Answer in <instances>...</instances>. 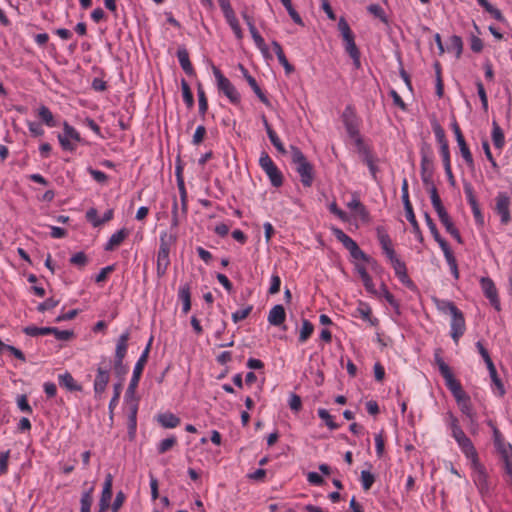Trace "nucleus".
Wrapping results in <instances>:
<instances>
[{
  "label": "nucleus",
  "instance_id": "nucleus-9",
  "mask_svg": "<svg viewBox=\"0 0 512 512\" xmlns=\"http://www.w3.org/2000/svg\"><path fill=\"white\" fill-rule=\"evenodd\" d=\"M390 260L392 267L395 271L396 276L401 281L402 284H404L406 287L410 289L415 288L414 282L410 279V277L407 274V268L403 261H401L396 254L393 256L388 257Z\"/></svg>",
  "mask_w": 512,
  "mask_h": 512
},
{
  "label": "nucleus",
  "instance_id": "nucleus-56",
  "mask_svg": "<svg viewBox=\"0 0 512 512\" xmlns=\"http://www.w3.org/2000/svg\"><path fill=\"white\" fill-rule=\"evenodd\" d=\"M449 49L455 51L456 56L459 57L461 55L462 49H463V42H462L461 37H459L457 35H453L450 38Z\"/></svg>",
  "mask_w": 512,
  "mask_h": 512
},
{
  "label": "nucleus",
  "instance_id": "nucleus-43",
  "mask_svg": "<svg viewBox=\"0 0 512 512\" xmlns=\"http://www.w3.org/2000/svg\"><path fill=\"white\" fill-rule=\"evenodd\" d=\"M435 362L438 365L439 371L444 380L450 378L453 375L450 367L445 363L439 353H435Z\"/></svg>",
  "mask_w": 512,
  "mask_h": 512
},
{
  "label": "nucleus",
  "instance_id": "nucleus-42",
  "mask_svg": "<svg viewBox=\"0 0 512 512\" xmlns=\"http://www.w3.org/2000/svg\"><path fill=\"white\" fill-rule=\"evenodd\" d=\"M93 488H90L88 491H85L80 500L81 508L80 512H90L91 505L93 503L92 497Z\"/></svg>",
  "mask_w": 512,
  "mask_h": 512
},
{
  "label": "nucleus",
  "instance_id": "nucleus-6",
  "mask_svg": "<svg viewBox=\"0 0 512 512\" xmlns=\"http://www.w3.org/2000/svg\"><path fill=\"white\" fill-rule=\"evenodd\" d=\"M338 28L345 42V51L350 55V57L360 54V51L354 40V34L350 29L349 24L343 17L340 18L338 22Z\"/></svg>",
  "mask_w": 512,
  "mask_h": 512
},
{
  "label": "nucleus",
  "instance_id": "nucleus-10",
  "mask_svg": "<svg viewBox=\"0 0 512 512\" xmlns=\"http://www.w3.org/2000/svg\"><path fill=\"white\" fill-rule=\"evenodd\" d=\"M480 285L486 298L490 301L491 305L496 309L500 310V300L498 292L493 280L489 277H482L480 279Z\"/></svg>",
  "mask_w": 512,
  "mask_h": 512
},
{
  "label": "nucleus",
  "instance_id": "nucleus-25",
  "mask_svg": "<svg viewBox=\"0 0 512 512\" xmlns=\"http://www.w3.org/2000/svg\"><path fill=\"white\" fill-rule=\"evenodd\" d=\"M433 302L436 308L444 314L449 313L452 316L454 314H457V312L459 311L457 306L450 300L433 298Z\"/></svg>",
  "mask_w": 512,
  "mask_h": 512
},
{
  "label": "nucleus",
  "instance_id": "nucleus-11",
  "mask_svg": "<svg viewBox=\"0 0 512 512\" xmlns=\"http://www.w3.org/2000/svg\"><path fill=\"white\" fill-rule=\"evenodd\" d=\"M63 130V134L58 136L59 142L64 150L73 151L75 146L71 143V140L79 142L81 140L80 134L66 122Z\"/></svg>",
  "mask_w": 512,
  "mask_h": 512
},
{
  "label": "nucleus",
  "instance_id": "nucleus-2",
  "mask_svg": "<svg viewBox=\"0 0 512 512\" xmlns=\"http://www.w3.org/2000/svg\"><path fill=\"white\" fill-rule=\"evenodd\" d=\"M176 238L167 232L160 235V246L157 254V276L160 278L165 275L170 264L169 253L171 246L175 243Z\"/></svg>",
  "mask_w": 512,
  "mask_h": 512
},
{
  "label": "nucleus",
  "instance_id": "nucleus-45",
  "mask_svg": "<svg viewBox=\"0 0 512 512\" xmlns=\"http://www.w3.org/2000/svg\"><path fill=\"white\" fill-rule=\"evenodd\" d=\"M225 19L228 22L229 26L231 27L232 31L234 32L236 38L238 40H241L243 38V32L240 27L239 21L236 18V15L235 14L230 15L229 17H227Z\"/></svg>",
  "mask_w": 512,
  "mask_h": 512
},
{
  "label": "nucleus",
  "instance_id": "nucleus-54",
  "mask_svg": "<svg viewBox=\"0 0 512 512\" xmlns=\"http://www.w3.org/2000/svg\"><path fill=\"white\" fill-rule=\"evenodd\" d=\"M433 131L436 137L437 142L440 146H446L448 145V141L446 139L445 131L444 129L438 124L433 125Z\"/></svg>",
  "mask_w": 512,
  "mask_h": 512
},
{
  "label": "nucleus",
  "instance_id": "nucleus-15",
  "mask_svg": "<svg viewBox=\"0 0 512 512\" xmlns=\"http://www.w3.org/2000/svg\"><path fill=\"white\" fill-rule=\"evenodd\" d=\"M151 343H152V338L149 340L146 348L144 349V351L142 352L141 356L139 357L138 361L136 362V364L134 366L133 375L130 380V382H132L133 384H137V385L139 384L140 377L142 375L143 369L148 360Z\"/></svg>",
  "mask_w": 512,
  "mask_h": 512
},
{
  "label": "nucleus",
  "instance_id": "nucleus-26",
  "mask_svg": "<svg viewBox=\"0 0 512 512\" xmlns=\"http://www.w3.org/2000/svg\"><path fill=\"white\" fill-rule=\"evenodd\" d=\"M60 386L66 388L69 391H81V385L77 384L73 376L69 372L60 374L58 376Z\"/></svg>",
  "mask_w": 512,
  "mask_h": 512
},
{
  "label": "nucleus",
  "instance_id": "nucleus-20",
  "mask_svg": "<svg viewBox=\"0 0 512 512\" xmlns=\"http://www.w3.org/2000/svg\"><path fill=\"white\" fill-rule=\"evenodd\" d=\"M128 406V429L129 434L132 436L136 431L137 425V411H138V400H131Z\"/></svg>",
  "mask_w": 512,
  "mask_h": 512
},
{
  "label": "nucleus",
  "instance_id": "nucleus-46",
  "mask_svg": "<svg viewBox=\"0 0 512 512\" xmlns=\"http://www.w3.org/2000/svg\"><path fill=\"white\" fill-rule=\"evenodd\" d=\"M24 333L28 336H39V335H48L51 332L50 327H36V326H27L23 329Z\"/></svg>",
  "mask_w": 512,
  "mask_h": 512
},
{
  "label": "nucleus",
  "instance_id": "nucleus-29",
  "mask_svg": "<svg viewBox=\"0 0 512 512\" xmlns=\"http://www.w3.org/2000/svg\"><path fill=\"white\" fill-rule=\"evenodd\" d=\"M179 299L182 301V312L187 314L191 309V292L189 285H183L179 288Z\"/></svg>",
  "mask_w": 512,
  "mask_h": 512
},
{
  "label": "nucleus",
  "instance_id": "nucleus-21",
  "mask_svg": "<svg viewBox=\"0 0 512 512\" xmlns=\"http://www.w3.org/2000/svg\"><path fill=\"white\" fill-rule=\"evenodd\" d=\"M177 58L181 68L184 72L191 76L194 75L195 71L189 59V53L186 48H179L177 51Z\"/></svg>",
  "mask_w": 512,
  "mask_h": 512
},
{
  "label": "nucleus",
  "instance_id": "nucleus-47",
  "mask_svg": "<svg viewBox=\"0 0 512 512\" xmlns=\"http://www.w3.org/2000/svg\"><path fill=\"white\" fill-rule=\"evenodd\" d=\"M199 113L204 116L208 110V101L202 86L199 84L197 89Z\"/></svg>",
  "mask_w": 512,
  "mask_h": 512
},
{
  "label": "nucleus",
  "instance_id": "nucleus-3",
  "mask_svg": "<svg viewBox=\"0 0 512 512\" xmlns=\"http://www.w3.org/2000/svg\"><path fill=\"white\" fill-rule=\"evenodd\" d=\"M259 165L262 170L268 176L271 184L274 187H280L283 184V175L281 171L277 168L269 154L263 151L260 155Z\"/></svg>",
  "mask_w": 512,
  "mask_h": 512
},
{
  "label": "nucleus",
  "instance_id": "nucleus-13",
  "mask_svg": "<svg viewBox=\"0 0 512 512\" xmlns=\"http://www.w3.org/2000/svg\"><path fill=\"white\" fill-rule=\"evenodd\" d=\"M451 317V337L455 344H458L460 337L463 336L466 330L464 315L459 310L457 314Z\"/></svg>",
  "mask_w": 512,
  "mask_h": 512
},
{
  "label": "nucleus",
  "instance_id": "nucleus-7",
  "mask_svg": "<svg viewBox=\"0 0 512 512\" xmlns=\"http://www.w3.org/2000/svg\"><path fill=\"white\" fill-rule=\"evenodd\" d=\"M495 211L501 218V223L507 225L511 221V199L505 192H499L496 196Z\"/></svg>",
  "mask_w": 512,
  "mask_h": 512
},
{
  "label": "nucleus",
  "instance_id": "nucleus-51",
  "mask_svg": "<svg viewBox=\"0 0 512 512\" xmlns=\"http://www.w3.org/2000/svg\"><path fill=\"white\" fill-rule=\"evenodd\" d=\"M347 206L350 209L356 210L357 213L363 218L368 216V212L365 206L360 202V200L357 197H354L351 201H349Z\"/></svg>",
  "mask_w": 512,
  "mask_h": 512
},
{
  "label": "nucleus",
  "instance_id": "nucleus-34",
  "mask_svg": "<svg viewBox=\"0 0 512 512\" xmlns=\"http://www.w3.org/2000/svg\"><path fill=\"white\" fill-rule=\"evenodd\" d=\"M492 141L496 148L502 149L505 144L504 133L496 121L492 124Z\"/></svg>",
  "mask_w": 512,
  "mask_h": 512
},
{
  "label": "nucleus",
  "instance_id": "nucleus-14",
  "mask_svg": "<svg viewBox=\"0 0 512 512\" xmlns=\"http://www.w3.org/2000/svg\"><path fill=\"white\" fill-rule=\"evenodd\" d=\"M109 380V369L107 367H98L97 374L94 380V392L96 398H100L101 395L104 393L106 386L109 383Z\"/></svg>",
  "mask_w": 512,
  "mask_h": 512
},
{
  "label": "nucleus",
  "instance_id": "nucleus-12",
  "mask_svg": "<svg viewBox=\"0 0 512 512\" xmlns=\"http://www.w3.org/2000/svg\"><path fill=\"white\" fill-rule=\"evenodd\" d=\"M453 438L465 456L470 459L471 462L476 463V459H478L477 451L472 441L465 435V433L461 432L460 434L454 435Z\"/></svg>",
  "mask_w": 512,
  "mask_h": 512
},
{
  "label": "nucleus",
  "instance_id": "nucleus-61",
  "mask_svg": "<svg viewBox=\"0 0 512 512\" xmlns=\"http://www.w3.org/2000/svg\"><path fill=\"white\" fill-rule=\"evenodd\" d=\"M70 263L79 267H84L87 263V257L84 252H77L70 258Z\"/></svg>",
  "mask_w": 512,
  "mask_h": 512
},
{
  "label": "nucleus",
  "instance_id": "nucleus-17",
  "mask_svg": "<svg viewBox=\"0 0 512 512\" xmlns=\"http://www.w3.org/2000/svg\"><path fill=\"white\" fill-rule=\"evenodd\" d=\"M377 238L381 245V248L383 252L386 254L387 257L393 256L395 253V250L393 249L392 241L390 239L389 234L387 233L386 229L382 226H378L376 228Z\"/></svg>",
  "mask_w": 512,
  "mask_h": 512
},
{
  "label": "nucleus",
  "instance_id": "nucleus-37",
  "mask_svg": "<svg viewBox=\"0 0 512 512\" xmlns=\"http://www.w3.org/2000/svg\"><path fill=\"white\" fill-rule=\"evenodd\" d=\"M457 144L459 146L460 153H461L463 159L465 160V162L468 164V166L473 167L474 160H473L472 154L470 152V149L465 141V138L459 139L457 141Z\"/></svg>",
  "mask_w": 512,
  "mask_h": 512
},
{
  "label": "nucleus",
  "instance_id": "nucleus-33",
  "mask_svg": "<svg viewBox=\"0 0 512 512\" xmlns=\"http://www.w3.org/2000/svg\"><path fill=\"white\" fill-rule=\"evenodd\" d=\"M478 4L484 8V10L489 13L494 19L499 22H505L506 19L503 16L502 12L491 5L487 0H477Z\"/></svg>",
  "mask_w": 512,
  "mask_h": 512
},
{
  "label": "nucleus",
  "instance_id": "nucleus-5",
  "mask_svg": "<svg viewBox=\"0 0 512 512\" xmlns=\"http://www.w3.org/2000/svg\"><path fill=\"white\" fill-rule=\"evenodd\" d=\"M333 235L336 237V239L343 244V246L350 252V255L354 259H360L366 262L370 261V257L366 255L357 245V243L349 237L347 234H345L341 229L339 228H333L332 229Z\"/></svg>",
  "mask_w": 512,
  "mask_h": 512
},
{
  "label": "nucleus",
  "instance_id": "nucleus-55",
  "mask_svg": "<svg viewBox=\"0 0 512 512\" xmlns=\"http://www.w3.org/2000/svg\"><path fill=\"white\" fill-rule=\"evenodd\" d=\"M268 137L273 144V146L276 148V150L281 154H286L287 150L285 149L283 143L279 139L278 135L275 131H269Z\"/></svg>",
  "mask_w": 512,
  "mask_h": 512
},
{
  "label": "nucleus",
  "instance_id": "nucleus-28",
  "mask_svg": "<svg viewBox=\"0 0 512 512\" xmlns=\"http://www.w3.org/2000/svg\"><path fill=\"white\" fill-rule=\"evenodd\" d=\"M273 50L280 64L284 67L287 74L294 71V67L288 62L281 45L277 41L272 42Z\"/></svg>",
  "mask_w": 512,
  "mask_h": 512
},
{
  "label": "nucleus",
  "instance_id": "nucleus-39",
  "mask_svg": "<svg viewBox=\"0 0 512 512\" xmlns=\"http://www.w3.org/2000/svg\"><path fill=\"white\" fill-rule=\"evenodd\" d=\"M313 331H314L313 324L309 320L304 319L302 321V327H301L300 334H299V341L301 343L306 342L308 340V338L312 335Z\"/></svg>",
  "mask_w": 512,
  "mask_h": 512
},
{
  "label": "nucleus",
  "instance_id": "nucleus-19",
  "mask_svg": "<svg viewBox=\"0 0 512 512\" xmlns=\"http://www.w3.org/2000/svg\"><path fill=\"white\" fill-rule=\"evenodd\" d=\"M421 173H433L434 172V163L432 158V153L429 147L421 148V163H420Z\"/></svg>",
  "mask_w": 512,
  "mask_h": 512
},
{
  "label": "nucleus",
  "instance_id": "nucleus-63",
  "mask_svg": "<svg viewBox=\"0 0 512 512\" xmlns=\"http://www.w3.org/2000/svg\"><path fill=\"white\" fill-rule=\"evenodd\" d=\"M205 135H206V128L203 125H199L194 132V135L192 138V143L194 145H199L203 141Z\"/></svg>",
  "mask_w": 512,
  "mask_h": 512
},
{
  "label": "nucleus",
  "instance_id": "nucleus-35",
  "mask_svg": "<svg viewBox=\"0 0 512 512\" xmlns=\"http://www.w3.org/2000/svg\"><path fill=\"white\" fill-rule=\"evenodd\" d=\"M363 161L368 166L369 171L374 179H376L378 167L375 164V158L373 154L366 148L361 150Z\"/></svg>",
  "mask_w": 512,
  "mask_h": 512
},
{
  "label": "nucleus",
  "instance_id": "nucleus-44",
  "mask_svg": "<svg viewBox=\"0 0 512 512\" xmlns=\"http://www.w3.org/2000/svg\"><path fill=\"white\" fill-rule=\"evenodd\" d=\"M181 88L184 102L188 108H192L194 105V97L189 84L184 79L181 81Z\"/></svg>",
  "mask_w": 512,
  "mask_h": 512
},
{
  "label": "nucleus",
  "instance_id": "nucleus-31",
  "mask_svg": "<svg viewBox=\"0 0 512 512\" xmlns=\"http://www.w3.org/2000/svg\"><path fill=\"white\" fill-rule=\"evenodd\" d=\"M128 340H129V332L128 331L122 333L119 336V338L117 340V344H116V349H115V358H120V359L125 358V355L127 353Z\"/></svg>",
  "mask_w": 512,
  "mask_h": 512
},
{
  "label": "nucleus",
  "instance_id": "nucleus-49",
  "mask_svg": "<svg viewBox=\"0 0 512 512\" xmlns=\"http://www.w3.org/2000/svg\"><path fill=\"white\" fill-rule=\"evenodd\" d=\"M288 14L296 24L303 25V21L297 11L293 8L291 0H280Z\"/></svg>",
  "mask_w": 512,
  "mask_h": 512
},
{
  "label": "nucleus",
  "instance_id": "nucleus-62",
  "mask_svg": "<svg viewBox=\"0 0 512 512\" xmlns=\"http://www.w3.org/2000/svg\"><path fill=\"white\" fill-rule=\"evenodd\" d=\"M59 304V301L54 298H48L44 302L40 303L37 307L39 312H44L55 308Z\"/></svg>",
  "mask_w": 512,
  "mask_h": 512
},
{
  "label": "nucleus",
  "instance_id": "nucleus-53",
  "mask_svg": "<svg viewBox=\"0 0 512 512\" xmlns=\"http://www.w3.org/2000/svg\"><path fill=\"white\" fill-rule=\"evenodd\" d=\"M375 482V477L374 475L369 472V471H366V470H363L361 472V483H362V487L364 490H369L373 483Z\"/></svg>",
  "mask_w": 512,
  "mask_h": 512
},
{
  "label": "nucleus",
  "instance_id": "nucleus-32",
  "mask_svg": "<svg viewBox=\"0 0 512 512\" xmlns=\"http://www.w3.org/2000/svg\"><path fill=\"white\" fill-rule=\"evenodd\" d=\"M126 236H127V232L125 229H121V230L115 232L114 234H112L109 241L107 242V244L105 246V250L112 251L115 247L119 246L124 241Z\"/></svg>",
  "mask_w": 512,
  "mask_h": 512
},
{
  "label": "nucleus",
  "instance_id": "nucleus-38",
  "mask_svg": "<svg viewBox=\"0 0 512 512\" xmlns=\"http://www.w3.org/2000/svg\"><path fill=\"white\" fill-rule=\"evenodd\" d=\"M247 82H248L249 86L252 88V90L254 91V93L257 95L259 100L266 106H269L270 102H269L268 98L265 96V94L262 92V90L259 87V85L257 84V81L255 80V78L247 77Z\"/></svg>",
  "mask_w": 512,
  "mask_h": 512
},
{
  "label": "nucleus",
  "instance_id": "nucleus-23",
  "mask_svg": "<svg viewBox=\"0 0 512 512\" xmlns=\"http://www.w3.org/2000/svg\"><path fill=\"white\" fill-rule=\"evenodd\" d=\"M157 421L162 427L169 429L177 427L181 422L178 416L170 412L159 414Z\"/></svg>",
  "mask_w": 512,
  "mask_h": 512
},
{
  "label": "nucleus",
  "instance_id": "nucleus-24",
  "mask_svg": "<svg viewBox=\"0 0 512 512\" xmlns=\"http://www.w3.org/2000/svg\"><path fill=\"white\" fill-rule=\"evenodd\" d=\"M472 466L475 470V478L474 481L479 486L481 490L487 488V474L485 472L484 467L479 463V460L476 459V463L472 462Z\"/></svg>",
  "mask_w": 512,
  "mask_h": 512
},
{
  "label": "nucleus",
  "instance_id": "nucleus-40",
  "mask_svg": "<svg viewBox=\"0 0 512 512\" xmlns=\"http://www.w3.org/2000/svg\"><path fill=\"white\" fill-rule=\"evenodd\" d=\"M367 10L373 16H375L376 18L380 19V21L383 22L384 24H388L389 23L388 17L386 15L384 9L380 5H378V4H371V5H369L367 7Z\"/></svg>",
  "mask_w": 512,
  "mask_h": 512
},
{
  "label": "nucleus",
  "instance_id": "nucleus-50",
  "mask_svg": "<svg viewBox=\"0 0 512 512\" xmlns=\"http://www.w3.org/2000/svg\"><path fill=\"white\" fill-rule=\"evenodd\" d=\"M121 389H122L121 383L114 384V395L109 403V414H110L111 419L113 418V410L118 404L120 394H121Z\"/></svg>",
  "mask_w": 512,
  "mask_h": 512
},
{
  "label": "nucleus",
  "instance_id": "nucleus-1",
  "mask_svg": "<svg viewBox=\"0 0 512 512\" xmlns=\"http://www.w3.org/2000/svg\"><path fill=\"white\" fill-rule=\"evenodd\" d=\"M290 154L292 162L296 166V171L300 176L301 183L305 187H311L314 180L312 164L296 146H290Z\"/></svg>",
  "mask_w": 512,
  "mask_h": 512
},
{
  "label": "nucleus",
  "instance_id": "nucleus-16",
  "mask_svg": "<svg viewBox=\"0 0 512 512\" xmlns=\"http://www.w3.org/2000/svg\"><path fill=\"white\" fill-rule=\"evenodd\" d=\"M447 388L451 391L457 404L470 398V396L463 390L461 383L452 375L445 380Z\"/></svg>",
  "mask_w": 512,
  "mask_h": 512
},
{
  "label": "nucleus",
  "instance_id": "nucleus-8",
  "mask_svg": "<svg viewBox=\"0 0 512 512\" xmlns=\"http://www.w3.org/2000/svg\"><path fill=\"white\" fill-rule=\"evenodd\" d=\"M342 120L350 137H356L359 134V122L356 116L355 109L348 105L345 107Z\"/></svg>",
  "mask_w": 512,
  "mask_h": 512
},
{
  "label": "nucleus",
  "instance_id": "nucleus-4",
  "mask_svg": "<svg viewBox=\"0 0 512 512\" xmlns=\"http://www.w3.org/2000/svg\"><path fill=\"white\" fill-rule=\"evenodd\" d=\"M212 70L219 91H221L233 104H238L240 102V94L235 86L216 66H213Z\"/></svg>",
  "mask_w": 512,
  "mask_h": 512
},
{
  "label": "nucleus",
  "instance_id": "nucleus-27",
  "mask_svg": "<svg viewBox=\"0 0 512 512\" xmlns=\"http://www.w3.org/2000/svg\"><path fill=\"white\" fill-rule=\"evenodd\" d=\"M460 411L469 419L471 426H477L476 412L474 411L470 398L458 403Z\"/></svg>",
  "mask_w": 512,
  "mask_h": 512
},
{
  "label": "nucleus",
  "instance_id": "nucleus-58",
  "mask_svg": "<svg viewBox=\"0 0 512 512\" xmlns=\"http://www.w3.org/2000/svg\"><path fill=\"white\" fill-rule=\"evenodd\" d=\"M50 328H51L50 334H54V336L58 340L67 341V340H69L73 336V332L72 331H69V330H59L56 327H50Z\"/></svg>",
  "mask_w": 512,
  "mask_h": 512
},
{
  "label": "nucleus",
  "instance_id": "nucleus-22",
  "mask_svg": "<svg viewBox=\"0 0 512 512\" xmlns=\"http://www.w3.org/2000/svg\"><path fill=\"white\" fill-rule=\"evenodd\" d=\"M486 366L489 371L491 381L494 385L493 390L497 391V393L500 397L504 396L506 391H505V388H504V385H503L501 379L498 377L497 370H496L494 363L493 362L488 363Z\"/></svg>",
  "mask_w": 512,
  "mask_h": 512
},
{
  "label": "nucleus",
  "instance_id": "nucleus-60",
  "mask_svg": "<svg viewBox=\"0 0 512 512\" xmlns=\"http://www.w3.org/2000/svg\"><path fill=\"white\" fill-rule=\"evenodd\" d=\"M448 423L452 432V436L464 432L459 425L458 419L452 413L448 414Z\"/></svg>",
  "mask_w": 512,
  "mask_h": 512
},
{
  "label": "nucleus",
  "instance_id": "nucleus-52",
  "mask_svg": "<svg viewBox=\"0 0 512 512\" xmlns=\"http://www.w3.org/2000/svg\"><path fill=\"white\" fill-rule=\"evenodd\" d=\"M318 415L323 421H325V424L330 430H336L338 428V425L333 421L332 416L326 409H319Z\"/></svg>",
  "mask_w": 512,
  "mask_h": 512
},
{
  "label": "nucleus",
  "instance_id": "nucleus-36",
  "mask_svg": "<svg viewBox=\"0 0 512 512\" xmlns=\"http://www.w3.org/2000/svg\"><path fill=\"white\" fill-rule=\"evenodd\" d=\"M38 116L43 121V123H45L48 127L56 126L54 116L47 106L42 105L39 107Z\"/></svg>",
  "mask_w": 512,
  "mask_h": 512
},
{
  "label": "nucleus",
  "instance_id": "nucleus-48",
  "mask_svg": "<svg viewBox=\"0 0 512 512\" xmlns=\"http://www.w3.org/2000/svg\"><path fill=\"white\" fill-rule=\"evenodd\" d=\"M176 443H177V438L175 436H171L166 439H163L158 444L157 451L159 454H164L165 452H167L171 448H173Z\"/></svg>",
  "mask_w": 512,
  "mask_h": 512
},
{
  "label": "nucleus",
  "instance_id": "nucleus-30",
  "mask_svg": "<svg viewBox=\"0 0 512 512\" xmlns=\"http://www.w3.org/2000/svg\"><path fill=\"white\" fill-rule=\"evenodd\" d=\"M112 483H113L112 475L107 474L105 481H104L101 498L99 501L100 504L110 505V501L112 498Z\"/></svg>",
  "mask_w": 512,
  "mask_h": 512
},
{
  "label": "nucleus",
  "instance_id": "nucleus-41",
  "mask_svg": "<svg viewBox=\"0 0 512 512\" xmlns=\"http://www.w3.org/2000/svg\"><path fill=\"white\" fill-rule=\"evenodd\" d=\"M249 31L251 33V36L256 44V46L262 51L267 52L268 48L267 45L263 39V37L259 34L254 24H250Z\"/></svg>",
  "mask_w": 512,
  "mask_h": 512
},
{
  "label": "nucleus",
  "instance_id": "nucleus-57",
  "mask_svg": "<svg viewBox=\"0 0 512 512\" xmlns=\"http://www.w3.org/2000/svg\"><path fill=\"white\" fill-rule=\"evenodd\" d=\"M253 309L252 305H248L246 308L237 310L234 313H232V320L234 323H237L245 318L248 317V315L251 313Z\"/></svg>",
  "mask_w": 512,
  "mask_h": 512
},
{
  "label": "nucleus",
  "instance_id": "nucleus-59",
  "mask_svg": "<svg viewBox=\"0 0 512 512\" xmlns=\"http://www.w3.org/2000/svg\"><path fill=\"white\" fill-rule=\"evenodd\" d=\"M448 423L452 432V436L464 432L459 425L458 419L452 413L448 414Z\"/></svg>",
  "mask_w": 512,
  "mask_h": 512
},
{
  "label": "nucleus",
  "instance_id": "nucleus-64",
  "mask_svg": "<svg viewBox=\"0 0 512 512\" xmlns=\"http://www.w3.org/2000/svg\"><path fill=\"white\" fill-rule=\"evenodd\" d=\"M17 405H18V408L23 411V412H26V413H29L31 414L32 413V408L31 406L29 405L28 403V400H27V396L26 395H19L17 397Z\"/></svg>",
  "mask_w": 512,
  "mask_h": 512
},
{
  "label": "nucleus",
  "instance_id": "nucleus-18",
  "mask_svg": "<svg viewBox=\"0 0 512 512\" xmlns=\"http://www.w3.org/2000/svg\"><path fill=\"white\" fill-rule=\"evenodd\" d=\"M286 319V312L282 305L277 304L271 308L268 314V322L273 326H280Z\"/></svg>",
  "mask_w": 512,
  "mask_h": 512
}]
</instances>
